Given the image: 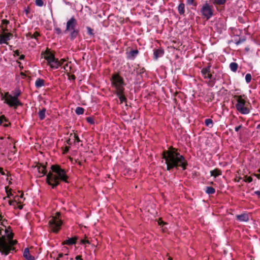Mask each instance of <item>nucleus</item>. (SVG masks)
Segmentation results:
<instances>
[{
	"label": "nucleus",
	"mask_w": 260,
	"mask_h": 260,
	"mask_svg": "<svg viewBox=\"0 0 260 260\" xmlns=\"http://www.w3.org/2000/svg\"><path fill=\"white\" fill-rule=\"evenodd\" d=\"M80 243L82 244H86V243L90 244V242L88 240L82 239V240H81Z\"/></svg>",
	"instance_id": "de8ad7c7"
},
{
	"label": "nucleus",
	"mask_w": 260,
	"mask_h": 260,
	"mask_svg": "<svg viewBox=\"0 0 260 260\" xmlns=\"http://www.w3.org/2000/svg\"><path fill=\"white\" fill-rule=\"evenodd\" d=\"M75 259L76 260H83L82 258V256L81 255H77L76 257H75Z\"/></svg>",
	"instance_id": "603ef678"
},
{
	"label": "nucleus",
	"mask_w": 260,
	"mask_h": 260,
	"mask_svg": "<svg viewBox=\"0 0 260 260\" xmlns=\"http://www.w3.org/2000/svg\"><path fill=\"white\" fill-rule=\"evenodd\" d=\"M23 257L26 260H35V257L30 254L29 249L27 248H25L24 250Z\"/></svg>",
	"instance_id": "aec40b11"
},
{
	"label": "nucleus",
	"mask_w": 260,
	"mask_h": 260,
	"mask_svg": "<svg viewBox=\"0 0 260 260\" xmlns=\"http://www.w3.org/2000/svg\"><path fill=\"white\" fill-rule=\"evenodd\" d=\"M211 64L208 63L206 67L203 68L201 70V74L204 79H209L210 80L207 82L208 85L209 87H213L215 83V78H213V76L211 71Z\"/></svg>",
	"instance_id": "9d476101"
},
{
	"label": "nucleus",
	"mask_w": 260,
	"mask_h": 260,
	"mask_svg": "<svg viewBox=\"0 0 260 260\" xmlns=\"http://www.w3.org/2000/svg\"><path fill=\"white\" fill-rule=\"evenodd\" d=\"M5 235L4 236H6V239H11L12 236H14V233L12 232V228L10 226L5 228Z\"/></svg>",
	"instance_id": "a211bd4d"
},
{
	"label": "nucleus",
	"mask_w": 260,
	"mask_h": 260,
	"mask_svg": "<svg viewBox=\"0 0 260 260\" xmlns=\"http://www.w3.org/2000/svg\"><path fill=\"white\" fill-rule=\"evenodd\" d=\"M254 175L258 179H260V174H254Z\"/></svg>",
	"instance_id": "774afa93"
},
{
	"label": "nucleus",
	"mask_w": 260,
	"mask_h": 260,
	"mask_svg": "<svg viewBox=\"0 0 260 260\" xmlns=\"http://www.w3.org/2000/svg\"><path fill=\"white\" fill-rule=\"evenodd\" d=\"M12 96L15 97L16 99H19V96L21 94V91L19 88H16L14 90L12 91Z\"/></svg>",
	"instance_id": "393cba45"
},
{
	"label": "nucleus",
	"mask_w": 260,
	"mask_h": 260,
	"mask_svg": "<svg viewBox=\"0 0 260 260\" xmlns=\"http://www.w3.org/2000/svg\"><path fill=\"white\" fill-rule=\"evenodd\" d=\"M77 20L74 16L72 17L67 22L64 32H70V39L71 41L74 40L79 35V29L77 28Z\"/></svg>",
	"instance_id": "39448f33"
},
{
	"label": "nucleus",
	"mask_w": 260,
	"mask_h": 260,
	"mask_svg": "<svg viewBox=\"0 0 260 260\" xmlns=\"http://www.w3.org/2000/svg\"><path fill=\"white\" fill-rule=\"evenodd\" d=\"M36 5L39 7H42L44 5V2L43 0H36Z\"/></svg>",
	"instance_id": "a19ab883"
},
{
	"label": "nucleus",
	"mask_w": 260,
	"mask_h": 260,
	"mask_svg": "<svg viewBox=\"0 0 260 260\" xmlns=\"http://www.w3.org/2000/svg\"><path fill=\"white\" fill-rule=\"evenodd\" d=\"M205 124L206 126L212 127L213 126V120L211 119H206L205 120Z\"/></svg>",
	"instance_id": "c756f323"
},
{
	"label": "nucleus",
	"mask_w": 260,
	"mask_h": 260,
	"mask_svg": "<svg viewBox=\"0 0 260 260\" xmlns=\"http://www.w3.org/2000/svg\"><path fill=\"white\" fill-rule=\"evenodd\" d=\"M86 120L87 121V122H88L89 123L91 124H94V119L93 118L91 117H87L86 118Z\"/></svg>",
	"instance_id": "58836bf2"
},
{
	"label": "nucleus",
	"mask_w": 260,
	"mask_h": 260,
	"mask_svg": "<svg viewBox=\"0 0 260 260\" xmlns=\"http://www.w3.org/2000/svg\"><path fill=\"white\" fill-rule=\"evenodd\" d=\"M1 100H4V103L7 104L10 107L16 109L18 106H22L23 103L19 99L12 96L9 92H6L4 94L1 93Z\"/></svg>",
	"instance_id": "423d86ee"
},
{
	"label": "nucleus",
	"mask_w": 260,
	"mask_h": 260,
	"mask_svg": "<svg viewBox=\"0 0 260 260\" xmlns=\"http://www.w3.org/2000/svg\"><path fill=\"white\" fill-rule=\"evenodd\" d=\"M16 0H10L8 2V3L10 5L13 4L15 2Z\"/></svg>",
	"instance_id": "e2e57ef3"
},
{
	"label": "nucleus",
	"mask_w": 260,
	"mask_h": 260,
	"mask_svg": "<svg viewBox=\"0 0 260 260\" xmlns=\"http://www.w3.org/2000/svg\"><path fill=\"white\" fill-rule=\"evenodd\" d=\"M178 11L180 15H184L185 13V5L181 3L178 7Z\"/></svg>",
	"instance_id": "b1692460"
},
{
	"label": "nucleus",
	"mask_w": 260,
	"mask_h": 260,
	"mask_svg": "<svg viewBox=\"0 0 260 260\" xmlns=\"http://www.w3.org/2000/svg\"><path fill=\"white\" fill-rule=\"evenodd\" d=\"M13 37V34L11 32L0 33V44H6L8 45V41L10 40Z\"/></svg>",
	"instance_id": "f8f14e48"
},
{
	"label": "nucleus",
	"mask_w": 260,
	"mask_h": 260,
	"mask_svg": "<svg viewBox=\"0 0 260 260\" xmlns=\"http://www.w3.org/2000/svg\"><path fill=\"white\" fill-rule=\"evenodd\" d=\"M77 237H74L69 238L62 242L63 245H72L76 243Z\"/></svg>",
	"instance_id": "6ab92c4d"
},
{
	"label": "nucleus",
	"mask_w": 260,
	"mask_h": 260,
	"mask_svg": "<svg viewBox=\"0 0 260 260\" xmlns=\"http://www.w3.org/2000/svg\"><path fill=\"white\" fill-rule=\"evenodd\" d=\"M20 75L21 76L22 78H25L26 77V75L24 73L22 72L20 73Z\"/></svg>",
	"instance_id": "bf43d9fd"
},
{
	"label": "nucleus",
	"mask_w": 260,
	"mask_h": 260,
	"mask_svg": "<svg viewBox=\"0 0 260 260\" xmlns=\"http://www.w3.org/2000/svg\"><path fill=\"white\" fill-rule=\"evenodd\" d=\"M145 72V69L144 68L138 69L136 71V73L139 75H142Z\"/></svg>",
	"instance_id": "4c0bfd02"
},
{
	"label": "nucleus",
	"mask_w": 260,
	"mask_h": 260,
	"mask_svg": "<svg viewBox=\"0 0 260 260\" xmlns=\"http://www.w3.org/2000/svg\"><path fill=\"white\" fill-rule=\"evenodd\" d=\"M25 58V55L23 54H22L20 56L19 59L20 60H23Z\"/></svg>",
	"instance_id": "680f3d73"
},
{
	"label": "nucleus",
	"mask_w": 260,
	"mask_h": 260,
	"mask_svg": "<svg viewBox=\"0 0 260 260\" xmlns=\"http://www.w3.org/2000/svg\"><path fill=\"white\" fill-rule=\"evenodd\" d=\"M254 193L255 194H256L257 196H258L260 198V191H258V190L255 191L254 192Z\"/></svg>",
	"instance_id": "0e129e2a"
},
{
	"label": "nucleus",
	"mask_w": 260,
	"mask_h": 260,
	"mask_svg": "<svg viewBox=\"0 0 260 260\" xmlns=\"http://www.w3.org/2000/svg\"><path fill=\"white\" fill-rule=\"evenodd\" d=\"M245 41V38H240L238 41H236V44L239 45L241 43L244 42Z\"/></svg>",
	"instance_id": "c03bdc74"
},
{
	"label": "nucleus",
	"mask_w": 260,
	"mask_h": 260,
	"mask_svg": "<svg viewBox=\"0 0 260 260\" xmlns=\"http://www.w3.org/2000/svg\"><path fill=\"white\" fill-rule=\"evenodd\" d=\"M6 192L7 193V197L10 198L11 196H12V193L11 192L12 189L9 188V186H6L5 187Z\"/></svg>",
	"instance_id": "c9c22d12"
},
{
	"label": "nucleus",
	"mask_w": 260,
	"mask_h": 260,
	"mask_svg": "<svg viewBox=\"0 0 260 260\" xmlns=\"http://www.w3.org/2000/svg\"><path fill=\"white\" fill-rule=\"evenodd\" d=\"M138 53L139 51L137 49L131 50L127 55V58L131 59H134Z\"/></svg>",
	"instance_id": "4be33fe9"
},
{
	"label": "nucleus",
	"mask_w": 260,
	"mask_h": 260,
	"mask_svg": "<svg viewBox=\"0 0 260 260\" xmlns=\"http://www.w3.org/2000/svg\"><path fill=\"white\" fill-rule=\"evenodd\" d=\"M60 213L57 212L55 216L52 217V218L49 221V227L51 231L55 233H57L61 229V226L62 224V222L61 219H60Z\"/></svg>",
	"instance_id": "1a4fd4ad"
},
{
	"label": "nucleus",
	"mask_w": 260,
	"mask_h": 260,
	"mask_svg": "<svg viewBox=\"0 0 260 260\" xmlns=\"http://www.w3.org/2000/svg\"><path fill=\"white\" fill-rule=\"evenodd\" d=\"M45 54L44 58L47 61V64L53 69H57L60 67V63L58 58L55 57L54 54L52 53L48 48L44 52H42L41 55Z\"/></svg>",
	"instance_id": "6e6552de"
},
{
	"label": "nucleus",
	"mask_w": 260,
	"mask_h": 260,
	"mask_svg": "<svg viewBox=\"0 0 260 260\" xmlns=\"http://www.w3.org/2000/svg\"><path fill=\"white\" fill-rule=\"evenodd\" d=\"M0 173L3 175H5V173L3 170V168H2V167H0Z\"/></svg>",
	"instance_id": "13d9d810"
},
{
	"label": "nucleus",
	"mask_w": 260,
	"mask_h": 260,
	"mask_svg": "<svg viewBox=\"0 0 260 260\" xmlns=\"http://www.w3.org/2000/svg\"><path fill=\"white\" fill-rule=\"evenodd\" d=\"M241 127H242V125H240L236 127L235 131L238 132Z\"/></svg>",
	"instance_id": "6e6d98bb"
},
{
	"label": "nucleus",
	"mask_w": 260,
	"mask_h": 260,
	"mask_svg": "<svg viewBox=\"0 0 260 260\" xmlns=\"http://www.w3.org/2000/svg\"><path fill=\"white\" fill-rule=\"evenodd\" d=\"M110 81L112 87L115 89V92L125 90L124 85L125 83L124 79L118 73H115L112 74L110 78Z\"/></svg>",
	"instance_id": "0eeeda50"
},
{
	"label": "nucleus",
	"mask_w": 260,
	"mask_h": 260,
	"mask_svg": "<svg viewBox=\"0 0 260 260\" xmlns=\"http://www.w3.org/2000/svg\"><path fill=\"white\" fill-rule=\"evenodd\" d=\"M162 158L165 160L167 171H171L174 168L178 169L179 167L185 170L188 166V162L184 156L180 154L178 149L173 146H170L168 150L162 152Z\"/></svg>",
	"instance_id": "f257e3e1"
},
{
	"label": "nucleus",
	"mask_w": 260,
	"mask_h": 260,
	"mask_svg": "<svg viewBox=\"0 0 260 260\" xmlns=\"http://www.w3.org/2000/svg\"><path fill=\"white\" fill-rule=\"evenodd\" d=\"M236 217V219L240 221H248L249 219V215L247 213L237 215Z\"/></svg>",
	"instance_id": "4468645a"
},
{
	"label": "nucleus",
	"mask_w": 260,
	"mask_h": 260,
	"mask_svg": "<svg viewBox=\"0 0 260 260\" xmlns=\"http://www.w3.org/2000/svg\"><path fill=\"white\" fill-rule=\"evenodd\" d=\"M242 179L241 177H239L238 178L236 177L235 178V182H239L240 180Z\"/></svg>",
	"instance_id": "052dcab7"
},
{
	"label": "nucleus",
	"mask_w": 260,
	"mask_h": 260,
	"mask_svg": "<svg viewBox=\"0 0 260 260\" xmlns=\"http://www.w3.org/2000/svg\"><path fill=\"white\" fill-rule=\"evenodd\" d=\"M67 255L68 254L64 255L63 253H60L58 255L56 260H66V259H68V257L66 258L65 256Z\"/></svg>",
	"instance_id": "2f4dec72"
},
{
	"label": "nucleus",
	"mask_w": 260,
	"mask_h": 260,
	"mask_svg": "<svg viewBox=\"0 0 260 260\" xmlns=\"http://www.w3.org/2000/svg\"><path fill=\"white\" fill-rule=\"evenodd\" d=\"M44 84L45 80L44 79L38 78L35 82V86L37 88H39L42 86H43Z\"/></svg>",
	"instance_id": "a878e982"
},
{
	"label": "nucleus",
	"mask_w": 260,
	"mask_h": 260,
	"mask_svg": "<svg viewBox=\"0 0 260 260\" xmlns=\"http://www.w3.org/2000/svg\"><path fill=\"white\" fill-rule=\"evenodd\" d=\"M86 29H87V34L88 35H89L90 36H93V37L94 36V30L92 28H91L89 26H87Z\"/></svg>",
	"instance_id": "72a5a7b5"
},
{
	"label": "nucleus",
	"mask_w": 260,
	"mask_h": 260,
	"mask_svg": "<svg viewBox=\"0 0 260 260\" xmlns=\"http://www.w3.org/2000/svg\"><path fill=\"white\" fill-rule=\"evenodd\" d=\"M244 181L245 182L250 183L252 181L253 179L251 176H244Z\"/></svg>",
	"instance_id": "e433bc0d"
},
{
	"label": "nucleus",
	"mask_w": 260,
	"mask_h": 260,
	"mask_svg": "<svg viewBox=\"0 0 260 260\" xmlns=\"http://www.w3.org/2000/svg\"><path fill=\"white\" fill-rule=\"evenodd\" d=\"M52 170L49 172L46 177V182L51 186L52 188H55L60 184V181L68 183L69 176L64 169L61 168L58 165H53L51 167Z\"/></svg>",
	"instance_id": "f03ea898"
},
{
	"label": "nucleus",
	"mask_w": 260,
	"mask_h": 260,
	"mask_svg": "<svg viewBox=\"0 0 260 260\" xmlns=\"http://www.w3.org/2000/svg\"><path fill=\"white\" fill-rule=\"evenodd\" d=\"M206 192L209 194H212L215 192V189L213 187L207 186L206 187Z\"/></svg>",
	"instance_id": "c85d7f7f"
},
{
	"label": "nucleus",
	"mask_w": 260,
	"mask_h": 260,
	"mask_svg": "<svg viewBox=\"0 0 260 260\" xmlns=\"http://www.w3.org/2000/svg\"><path fill=\"white\" fill-rule=\"evenodd\" d=\"M25 36L27 38H30L31 39H35L38 41V37L41 36V34L39 32L36 31L33 34H31V32H28V33H27L26 34Z\"/></svg>",
	"instance_id": "412c9836"
},
{
	"label": "nucleus",
	"mask_w": 260,
	"mask_h": 260,
	"mask_svg": "<svg viewBox=\"0 0 260 260\" xmlns=\"http://www.w3.org/2000/svg\"><path fill=\"white\" fill-rule=\"evenodd\" d=\"M211 176H213L215 178L220 176L222 174V171L218 168H216L214 170L210 171Z\"/></svg>",
	"instance_id": "5701e85b"
},
{
	"label": "nucleus",
	"mask_w": 260,
	"mask_h": 260,
	"mask_svg": "<svg viewBox=\"0 0 260 260\" xmlns=\"http://www.w3.org/2000/svg\"><path fill=\"white\" fill-rule=\"evenodd\" d=\"M164 54V51L162 49H155L154 50L153 58L154 59H157L158 57L162 56Z\"/></svg>",
	"instance_id": "dca6fc26"
},
{
	"label": "nucleus",
	"mask_w": 260,
	"mask_h": 260,
	"mask_svg": "<svg viewBox=\"0 0 260 260\" xmlns=\"http://www.w3.org/2000/svg\"><path fill=\"white\" fill-rule=\"evenodd\" d=\"M70 147V146H66L64 149L63 150V153L66 154L69 151Z\"/></svg>",
	"instance_id": "09e8293b"
},
{
	"label": "nucleus",
	"mask_w": 260,
	"mask_h": 260,
	"mask_svg": "<svg viewBox=\"0 0 260 260\" xmlns=\"http://www.w3.org/2000/svg\"><path fill=\"white\" fill-rule=\"evenodd\" d=\"M18 198H19V196H16L14 198H15L14 200H9V202H8L9 204L11 206H12V205L15 206L14 203L16 202V199Z\"/></svg>",
	"instance_id": "79ce46f5"
},
{
	"label": "nucleus",
	"mask_w": 260,
	"mask_h": 260,
	"mask_svg": "<svg viewBox=\"0 0 260 260\" xmlns=\"http://www.w3.org/2000/svg\"><path fill=\"white\" fill-rule=\"evenodd\" d=\"M234 98L237 102L235 107L238 112L242 114H247L250 112V110L248 107V106L250 105V103L246 101L247 97L245 94L235 95Z\"/></svg>",
	"instance_id": "20e7f679"
},
{
	"label": "nucleus",
	"mask_w": 260,
	"mask_h": 260,
	"mask_svg": "<svg viewBox=\"0 0 260 260\" xmlns=\"http://www.w3.org/2000/svg\"><path fill=\"white\" fill-rule=\"evenodd\" d=\"M158 224L159 225H163L164 224H166V223H165L161 218H159L158 220Z\"/></svg>",
	"instance_id": "a18cd8bd"
},
{
	"label": "nucleus",
	"mask_w": 260,
	"mask_h": 260,
	"mask_svg": "<svg viewBox=\"0 0 260 260\" xmlns=\"http://www.w3.org/2000/svg\"><path fill=\"white\" fill-rule=\"evenodd\" d=\"M84 108H83L82 107H78L75 110L76 113L78 115L83 114L84 113Z\"/></svg>",
	"instance_id": "7c9ffc66"
},
{
	"label": "nucleus",
	"mask_w": 260,
	"mask_h": 260,
	"mask_svg": "<svg viewBox=\"0 0 260 260\" xmlns=\"http://www.w3.org/2000/svg\"><path fill=\"white\" fill-rule=\"evenodd\" d=\"M2 121H3V122L4 121L6 122H9L8 119H7L5 116L4 118H2Z\"/></svg>",
	"instance_id": "338daca9"
},
{
	"label": "nucleus",
	"mask_w": 260,
	"mask_h": 260,
	"mask_svg": "<svg viewBox=\"0 0 260 260\" xmlns=\"http://www.w3.org/2000/svg\"><path fill=\"white\" fill-rule=\"evenodd\" d=\"M74 137L75 138V141L77 142H80L81 140H80L78 136L76 134H74Z\"/></svg>",
	"instance_id": "49530a36"
},
{
	"label": "nucleus",
	"mask_w": 260,
	"mask_h": 260,
	"mask_svg": "<svg viewBox=\"0 0 260 260\" xmlns=\"http://www.w3.org/2000/svg\"><path fill=\"white\" fill-rule=\"evenodd\" d=\"M230 68L231 71L236 72L238 68V64L236 62H232L230 64Z\"/></svg>",
	"instance_id": "cd10ccee"
},
{
	"label": "nucleus",
	"mask_w": 260,
	"mask_h": 260,
	"mask_svg": "<svg viewBox=\"0 0 260 260\" xmlns=\"http://www.w3.org/2000/svg\"><path fill=\"white\" fill-rule=\"evenodd\" d=\"M245 80L247 83H249L251 80V75L250 74H247L245 76Z\"/></svg>",
	"instance_id": "ea45409f"
},
{
	"label": "nucleus",
	"mask_w": 260,
	"mask_h": 260,
	"mask_svg": "<svg viewBox=\"0 0 260 260\" xmlns=\"http://www.w3.org/2000/svg\"><path fill=\"white\" fill-rule=\"evenodd\" d=\"M66 142L69 145H71L72 144V142L71 141V139H68V140H67Z\"/></svg>",
	"instance_id": "4d7b16f0"
},
{
	"label": "nucleus",
	"mask_w": 260,
	"mask_h": 260,
	"mask_svg": "<svg viewBox=\"0 0 260 260\" xmlns=\"http://www.w3.org/2000/svg\"><path fill=\"white\" fill-rule=\"evenodd\" d=\"M10 125H11V123H10V122H8V123H5V124L3 125V126H4V127H8V126H9Z\"/></svg>",
	"instance_id": "69168bd1"
},
{
	"label": "nucleus",
	"mask_w": 260,
	"mask_h": 260,
	"mask_svg": "<svg viewBox=\"0 0 260 260\" xmlns=\"http://www.w3.org/2000/svg\"><path fill=\"white\" fill-rule=\"evenodd\" d=\"M66 61V59L62 58L60 60H59V62L60 63V66L65 62Z\"/></svg>",
	"instance_id": "5fc2aeb1"
},
{
	"label": "nucleus",
	"mask_w": 260,
	"mask_h": 260,
	"mask_svg": "<svg viewBox=\"0 0 260 260\" xmlns=\"http://www.w3.org/2000/svg\"><path fill=\"white\" fill-rule=\"evenodd\" d=\"M187 4L189 5H192L195 8L197 6V2L195 1V0H187L186 1Z\"/></svg>",
	"instance_id": "f704fd0d"
},
{
	"label": "nucleus",
	"mask_w": 260,
	"mask_h": 260,
	"mask_svg": "<svg viewBox=\"0 0 260 260\" xmlns=\"http://www.w3.org/2000/svg\"><path fill=\"white\" fill-rule=\"evenodd\" d=\"M124 90H120L117 92H115L117 96L119 99L120 103L127 101V99L124 94Z\"/></svg>",
	"instance_id": "f3484780"
},
{
	"label": "nucleus",
	"mask_w": 260,
	"mask_h": 260,
	"mask_svg": "<svg viewBox=\"0 0 260 260\" xmlns=\"http://www.w3.org/2000/svg\"><path fill=\"white\" fill-rule=\"evenodd\" d=\"M13 150H11V152L13 153V154H15L17 151V149H16V147L15 145L13 146Z\"/></svg>",
	"instance_id": "864d4df0"
},
{
	"label": "nucleus",
	"mask_w": 260,
	"mask_h": 260,
	"mask_svg": "<svg viewBox=\"0 0 260 260\" xmlns=\"http://www.w3.org/2000/svg\"><path fill=\"white\" fill-rule=\"evenodd\" d=\"M9 24V21L7 19H3L2 20L0 25V33L6 32L8 31L7 28L8 25Z\"/></svg>",
	"instance_id": "ddd939ff"
},
{
	"label": "nucleus",
	"mask_w": 260,
	"mask_h": 260,
	"mask_svg": "<svg viewBox=\"0 0 260 260\" xmlns=\"http://www.w3.org/2000/svg\"><path fill=\"white\" fill-rule=\"evenodd\" d=\"M46 111V109L45 108H43L41 110H40L39 112V117L40 120H42L45 119Z\"/></svg>",
	"instance_id": "bb28decb"
},
{
	"label": "nucleus",
	"mask_w": 260,
	"mask_h": 260,
	"mask_svg": "<svg viewBox=\"0 0 260 260\" xmlns=\"http://www.w3.org/2000/svg\"><path fill=\"white\" fill-rule=\"evenodd\" d=\"M54 32L58 35H59L62 33V31H61V29L59 27H55L54 28Z\"/></svg>",
	"instance_id": "37998d69"
},
{
	"label": "nucleus",
	"mask_w": 260,
	"mask_h": 260,
	"mask_svg": "<svg viewBox=\"0 0 260 260\" xmlns=\"http://www.w3.org/2000/svg\"><path fill=\"white\" fill-rule=\"evenodd\" d=\"M226 0H214L213 4L215 5H222L225 3Z\"/></svg>",
	"instance_id": "473e14b6"
},
{
	"label": "nucleus",
	"mask_w": 260,
	"mask_h": 260,
	"mask_svg": "<svg viewBox=\"0 0 260 260\" xmlns=\"http://www.w3.org/2000/svg\"><path fill=\"white\" fill-rule=\"evenodd\" d=\"M201 12L202 16L209 20L212 16H213V6L210 5L207 2H206L201 9Z\"/></svg>",
	"instance_id": "9b49d317"
},
{
	"label": "nucleus",
	"mask_w": 260,
	"mask_h": 260,
	"mask_svg": "<svg viewBox=\"0 0 260 260\" xmlns=\"http://www.w3.org/2000/svg\"><path fill=\"white\" fill-rule=\"evenodd\" d=\"M37 167L39 173L42 174L43 175H47L46 166L43 164L39 163L37 165Z\"/></svg>",
	"instance_id": "2eb2a0df"
},
{
	"label": "nucleus",
	"mask_w": 260,
	"mask_h": 260,
	"mask_svg": "<svg viewBox=\"0 0 260 260\" xmlns=\"http://www.w3.org/2000/svg\"><path fill=\"white\" fill-rule=\"evenodd\" d=\"M15 56H19L20 55V51L19 50H16L14 51Z\"/></svg>",
	"instance_id": "3c124183"
},
{
	"label": "nucleus",
	"mask_w": 260,
	"mask_h": 260,
	"mask_svg": "<svg viewBox=\"0 0 260 260\" xmlns=\"http://www.w3.org/2000/svg\"><path fill=\"white\" fill-rule=\"evenodd\" d=\"M13 237L12 236L11 239H8L5 236L0 237V253L2 255L7 256L16 252L14 246L17 243V241L13 240Z\"/></svg>",
	"instance_id": "7ed1b4c3"
},
{
	"label": "nucleus",
	"mask_w": 260,
	"mask_h": 260,
	"mask_svg": "<svg viewBox=\"0 0 260 260\" xmlns=\"http://www.w3.org/2000/svg\"><path fill=\"white\" fill-rule=\"evenodd\" d=\"M69 79L72 80H75L76 79V76L75 75H70L69 74H68Z\"/></svg>",
	"instance_id": "8fccbe9b"
}]
</instances>
